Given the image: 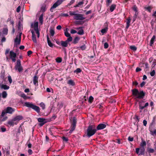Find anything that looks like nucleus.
Returning <instances> with one entry per match:
<instances>
[{
    "label": "nucleus",
    "instance_id": "nucleus-1",
    "mask_svg": "<svg viewBox=\"0 0 156 156\" xmlns=\"http://www.w3.org/2000/svg\"><path fill=\"white\" fill-rule=\"evenodd\" d=\"M132 95L136 97V98L139 99H143L145 96V93L143 91L139 92L138 89L134 88L131 90Z\"/></svg>",
    "mask_w": 156,
    "mask_h": 156
},
{
    "label": "nucleus",
    "instance_id": "nucleus-2",
    "mask_svg": "<svg viewBox=\"0 0 156 156\" xmlns=\"http://www.w3.org/2000/svg\"><path fill=\"white\" fill-rule=\"evenodd\" d=\"M97 131L96 127L94 125H89L87 130V136L89 138L93 136L96 133Z\"/></svg>",
    "mask_w": 156,
    "mask_h": 156
},
{
    "label": "nucleus",
    "instance_id": "nucleus-3",
    "mask_svg": "<svg viewBox=\"0 0 156 156\" xmlns=\"http://www.w3.org/2000/svg\"><path fill=\"white\" fill-rule=\"evenodd\" d=\"M24 105L29 108L32 109L38 113L40 112V108L39 107L34 105L32 103L25 102L24 103Z\"/></svg>",
    "mask_w": 156,
    "mask_h": 156
},
{
    "label": "nucleus",
    "instance_id": "nucleus-4",
    "mask_svg": "<svg viewBox=\"0 0 156 156\" xmlns=\"http://www.w3.org/2000/svg\"><path fill=\"white\" fill-rule=\"evenodd\" d=\"M37 120L38 122H40L38 125L40 126H42L47 122L51 121V120L50 119L49 120H48V119H45L41 118H39L37 119Z\"/></svg>",
    "mask_w": 156,
    "mask_h": 156
},
{
    "label": "nucleus",
    "instance_id": "nucleus-5",
    "mask_svg": "<svg viewBox=\"0 0 156 156\" xmlns=\"http://www.w3.org/2000/svg\"><path fill=\"white\" fill-rule=\"evenodd\" d=\"M38 23L37 22H36L34 23V25L33 27V24H32L31 25V27H33L34 30L36 31V33L37 34V37H39L40 36V32L38 29Z\"/></svg>",
    "mask_w": 156,
    "mask_h": 156
},
{
    "label": "nucleus",
    "instance_id": "nucleus-6",
    "mask_svg": "<svg viewBox=\"0 0 156 156\" xmlns=\"http://www.w3.org/2000/svg\"><path fill=\"white\" fill-rule=\"evenodd\" d=\"M22 33H20L18 35H17L15 40V45H19L21 42Z\"/></svg>",
    "mask_w": 156,
    "mask_h": 156
},
{
    "label": "nucleus",
    "instance_id": "nucleus-7",
    "mask_svg": "<svg viewBox=\"0 0 156 156\" xmlns=\"http://www.w3.org/2000/svg\"><path fill=\"white\" fill-rule=\"evenodd\" d=\"M62 3V1L61 0H57L51 7L50 11L51 12H53V9L56 8L57 6L61 5Z\"/></svg>",
    "mask_w": 156,
    "mask_h": 156
},
{
    "label": "nucleus",
    "instance_id": "nucleus-8",
    "mask_svg": "<svg viewBox=\"0 0 156 156\" xmlns=\"http://www.w3.org/2000/svg\"><path fill=\"white\" fill-rule=\"evenodd\" d=\"M73 18L76 20H82L85 19V18L83 17V14L78 13H76Z\"/></svg>",
    "mask_w": 156,
    "mask_h": 156
},
{
    "label": "nucleus",
    "instance_id": "nucleus-9",
    "mask_svg": "<svg viewBox=\"0 0 156 156\" xmlns=\"http://www.w3.org/2000/svg\"><path fill=\"white\" fill-rule=\"evenodd\" d=\"M5 110L7 113L9 114H12L15 111L14 108L10 107H7Z\"/></svg>",
    "mask_w": 156,
    "mask_h": 156
},
{
    "label": "nucleus",
    "instance_id": "nucleus-10",
    "mask_svg": "<svg viewBox=\"0 0 156 156\" xmlns=\"http://www.w3.org/2000/svg\"><path fill=\"white\" fill-rule=\"evenodd\" d=\"M106 126V125L103 123H100L96 127V129L97 130H101L105 128Z\"/></svg>",
    "mask_w": 156,
    "mask_h": 156
},
{
    "label": "nucleus",
    "instance_id": "nucleus-11",
    "mask_svg": "<svg viewBox=\"0 0 156 156\" xmlns=\"http://www.w3.org/2000/svg\"><path fill=\"white\" fill-rule=\"evenodd\" d=\"M38 77L37 75H35L33 77V82L34 84L36 86H38Z\"/></svg>",
    "mask_w": 156,
    "mask_h": 156
},
{
    "label": "nucleus",
    "instance_id": "nucleus-12",
    "mask_svg": "<svg viewBox=\"0 0 156 156\" xmlns=\"http://www.w3.org/2000/svg\"><path fill=\"white\" fill-rule=\"evenodd\" d=\"M23 118V117L21 115H18L15 117L13 119V120L15 121H16V122H17L21 120H22Z\"/></svg>",
    "mask_w": 156,
    "mask_h": 156
},
{
    "label": "nucleus",
    "instance_id": "nucleus-13",
    "mask_svg": "<svg viewBox=\"0 0 156 156\" xmlns=\"http://www.w3.org/2000/svg\"><path fill=\"white\" fill-rule=\"evenodd\" d=\"M31 32L32 34V41L36 43L37 40L34 32L32 30H31Z\"/></svg>",
    "mask_w": 156,
    "mask_h": 156
},
{
    "label": "nucleus",
    "instance_id": "nucleus-14",
    "mask_svg": "<svg viewBox=\"0 0 156 156\" xmlns=\"http://www.w3.org/2000/svg\"><path fill=\"white\" fill-rule=\"evenodd\" d=\"M15 121L13 120V119L10 121H9L8 122V124L10 126H13L14 125H17L18 123L17 122H15Z\"/></svg>",
    "mask_w": 156,
    "mask_h": 156
},
{
    "label": "nucleus",
    "instance_id": "nucleus-15",
    "mask_svg": "<svg viewBox=\"0 0 156 156\" xmlns=\"http://www.w3.org/2000/svg\"><path fill=\"white\" fill-rule=\"evenodd\" d=\"M140 153L139 155H144L145 154V149L144 147H141L140 148Z\"/></svg>",
    "mask_w": 156,
    "mask_h": 156
},
{
    "label": "nucleus",
    "instance_id": "nucleus-16",
    "mask_svg": "<svg viewBox=\"0 0 156 156\" xmlns=\"http://www.w3.org/2000/svg\"><path fill=\"white\" fill-rule=\"evenodd\" d=\"M105 25L106 26V27L102 29L101 30V32L103 34L106 33L108 30L107 24L106 23H105Z\"/></svg>",
    "mask_w": 156,
    "mask_h": 156
},
{
    "label": "nucleus",
    "instance_id": "nucleus-17",
    "mask_svg": "<svg viewBox=\"0 0 156 156\" xmlns=\"http://www.w3.org/2000/svg\"><path fill=\"white\" fill-rule=\"evenodd\" d=\"M67 83L70 85L74 86L75 85V82L73 80L70 79L67 82Z\"/></svg>",
    "mask_w": 156,
    "mask_h": 156
},
{
    "label": "nucleus",
    "instance_id": "nucleus-18",
    "mask_svg": "<svg viewBox=\"0 0 156 156\" xmlns=\"http://www.w3.org/2000/svg\"><path fill=\"white\" fill-rule=\"evenodd\" d=\"M68 43H69L66 41H61V45L63 47H67Z\"/></svg>",
    "mask_w": 156,
    "mask_h": 156
},
{
    "label": "nucleus",
    "instance_id": "nucleus-19",
    "mask_svg": "<svg viewBox=\"0 0 156 156\" xmlns=\"http://www.w3.org/2000/svg\"><path fill=\"white\" fill-rule=\"evenodd\" d=\"M131 19L130 17H128L126 19V28L128 29L130 26V23Z\"/></svg>",
    "mask_w": 156,
    "mask_h": 156
},
{
    "label": "nucleus",
    "instance_id": "nucleus-20",
    "mask_svg": "<svg viewBox=\"0 0 156 156\" xmlns=\"http://www.w3.org/2000/svg\"><path fill=\"white\" fill-rule=\"evenodd\" d=\"M155 35H153L151 39V40L150 41L149 45L151 46H152L154 42L155 41Z\"/></svg>",
    "mask_w": 156,
    "mask_h": 156
},
{
    "label": "nucleus",
    "instance_id": "nucleus-21",
    "mask_svg": "<svg viewBox=\"0 0 156 156\" xmlns=\"http://www.w3.org/2000/svg\"><path fill=\"white\" fill-rule=\"evenodd\" d=\"M47 38L48 45L49 47H53V44L50 40L49 38L48 35L47 36Z\"/></svg>",
    "mask_w": 156,
    "mask_h": 156
},
{
    "label": "nucleus",
    "instance_id": "nucleus-22",
    "mask_svg": "<svg viewBox=\"0 0 156 156\" xmlns=\"http://www.w3.org/2000/svg\"><path fill=\"white\" fill-rule=\"evenodd\" d=\"M10 55L11 58H16V54L12 51L10 52Z\"/></svg>",
    "mask_w": 156,
    "mask_h": 156
},
{
    "label": "nucleus",
    "instance_id": "nucleus-23",
    "mask_svg": "<svg viewBox=\"0 0 156 156\" xmlns=\"http://www.w3.org/2000/svg\"><path fill=\"white\" fill-rule=\"evenodd\" d=\"M153 7L151 6H149L147 7H145L144 9L146 11H147L149 12H151Z\"/></svg>",
    "mask_w": 156,
    "mask_h": 156
},
{
    "label": "nucleus",
    "instance_id": "nucleus-24",
    "mask_svg": "<svg viewBox=\"0 0 156 156\" xmlns=\"http://www.w3.org/2000/svg\"><path fill=\"white\" fill-rule=\"evenodd\" d=\"M8 30L7 27L6 28H4L2 30V33L3 34L5 35H7L8 34Z\"/></svg>",
    "mask_w": 156,
    "mask_h": 156
},
{
    "label": "nucleus",
    "instance_id": "nucleus-25",
    "mask_svg": "<svg viewBox=\"0 0 156 156\" xmlns=\"http://www.w3.org/2000/svg\"><path fill=\"white\" fill-rule=\"evenodd\" d=\"M77 119L76 117H73L71 122V125L76 126Z\"/></svg>",
    "mask_w": 156,
    "mask_h": 156
},
{
    "label": "nucleus",
    "instance_id": "nucleus-26",
    "mask_svg": "<svg viewBox=\"0 0 156 156\" xmlns=\"http://www.w3.org/2000/svg\"><path fill=\"white\" fill-rule=\"evenodd\" d=\"M43 16H44L43 14L42 13L40 15V16L39 17V22L41 23V24H42L43 23Z\"/></svg>",
    "mask_w": 156,
    "mask_h": 156
},
{
    "label": "nucleus",
    "instance_id": "nucleus-27",
    "mask_svg": "<svg viewBox=\"0 0 156 156\" xmlns=\"http://www.w3.org/2000/svg\"><path fill=\"white\" fill-rule=\"evenodd\" d=\"M1 88L5 90H6L9 88V87L5 84H2L1 86Z\"/></svg>",
    "mask_w": 156,
    "mask_h": 156
},
{
    "label": "nucleus",
    "instance_id": "nucleus-28",
    "mask_svg": "<svg viewBox=\"0 0 156 156\" xmlns=\"http://www.w3.org/2000/svg\"><path fill=\"white\" fill-rule=\"evenodd\" d=\"M21 66V61L20 60L18 59L16 62V65L15 66V68H17Z\"/></svg>",
    "mask_w": 156,
    "mask_h": 156
},
{
    "label": "nucleus",
    "instance_id": "nucleus-29",
    "mask_svg": "<svg viewBox=\"0 0 156 156\" xmlns=\"http://www.w3.org/2000/svg\"><path fill=\"white\" fill-rule=\"evenodd\" d=\"M116 5L115 4H112L110 7V10L111 12H112L115 9Z\"/></svg>",
    "mask_w": 156,
    "mask_h": 156
},
{
    "label": "nucleus",
    "instance_id": "nucleus-30",
    "mask_svg": "<svg viewBox=\"0 0 156 156\" xmlns=\"http://www.w3.org/2000/svg\"><path fill=\"white\" fill-rule=\"evenodd\" d=\"M146 145V143L145 140H144L143 139H142L141 142L140 143V146L141 147H144Z\"/></svg>",
    "mask_w": 156,
    "mask_h": 156
},
{
    "label": "nucleus",
    "instance_id": "nucleus-31",
    "mask_svg": "<svg viewBox=\"0 0 156 156\" xmlns=\"http://www.w3.org/2000/svg\"><path fill=\"white\" fill-rule=\"evenodd\" d=\"M76 126L71 125L69 133H71L75 129Z\"/></svg>",
    "mask_w": 156,
    "mask_h": 156
},
{
    "label": "nucleus",
    "instance_id": "nucleus-32",
    "mask_svg": "<svg viewBox=\"0 0 156 156\" xmlns=\"http://www.w3.org/2000/svg\"><path fill=\"white\" fill-rule=\"evenodd\" d=\"M79 40V38L77 37H76L73 41V43L74 44H77V43H78Z\"/></svg>",
    "mask_w": 156,
    "mask_h": 156
},
{
    "label": "nucleus",
    "instance_id": "nucleus-33",
    "mask_svg": "<svg viewBox=\"0 0 156 156\" xmlns=\"http://www.w3.org/2000/svg\"><path fill=\"white\" fill-rule=\"evenodd\" d=\"M2 97L4 98H6L7 96V94L6 91H3L2 93Z\"/></svg>",
    "mask_w": 156,
    "mask_h": 156
},
{
    "label": "nucleus",
    "instance_id": "nucleus-34",
    "mask_svg": "<svg viewBox=\"0 0 156 156\" xmlns=\"http://www.w3.org/2000/svg\"><path fill=\"white\" fill-rule=\"evenodd\" d=\"M94 98L91 96H90L88 100L89 103L90 104L92 103L94 101Z\"/></svg>",
    "mask_w": 156,
    "mask_h": 156
},
{
    "label": "nucleus",
    "instance_id": "nucleus-35",
    "mask_svg": "<svg viewBox=\"0 0 156 156\" xmlns=\"http://www.w3.org/2000/svg\"><path fill=\"white\" fill-rule=\"evenodd\" d=\"M66 30L64 33L65 36L67 37L70 36V34L67 31L68 28H67Z\"/></svg>",
    "mask_w": 156,
    "mask_h": 156
},
{
    "label": "nucleus",
    "instance_id": "nucleus-36",
    "mask_svg": "<svg viewBox=\"0 0 156 156\" xmlns=\"http://www.w3.org/2000/svg\"><path fill=\"white\" fill-rule=\"evenodd\" d=\"M112 0H106V6L107 7L109 6L110 4L112 2Z\"/></svg>",
    "mask_w": 156,
    "mask_h": 156
},
{
    "label": "nucleus",
    "instance_id": "nucleus-37",
    "mask_svg": "<svg viewBox=\"0 0 156 156\" xmlns=\"http://www.w3.org/2000/svg\"><path fill=\"white\" fill-rule=\"evenodd\" d=\"M139 109L142 110L143 109H144V108H146L145 107H144V106H143L142 105V103L141 102H139Z\"/></svg>",
    "mask_w": 156,
    "mask_h": 156
},
{
    "label": "nucleus",
    "instance_id": "nucleus-38",
    "mask_svg": "<svg viewBox=\"0 0 156 156\" xmlns=\"http://www.w3.org/2000/svg\"><path fill=\"white\" fill-rule=\"evenodd\" d=\"M81 50L82 51L85 50L86 48L87 47L85 44H83V45L80 46L79 47Z\"/></svg>",
    "mask_w": 156,
    "mask_h": 156
},
{
    "label": "nucleus",
    "instance_id": "nucleus-39",
    "mask_svg": "<svg viewBox=\"0 0 156 156\" xmlns=\"http://www.w3.org/2000/svg\"><path fill=\"white\" fill-rule=\"evenodd\" d=\"M77 33L80 35H83L84 34V31L82 29L80 30L77 32Z\"/></svg>",
    "mask_w": 156,
    "mask_h": 156
},
{
    "label": "nucleus",
    "instance_id": "nucleus-40",
    "mask_svg": "<svg viewBox=\"0 0 156 156\" xmlns=\"http://www.w3.org/2000/svg\"><path fill=\"white\" fill-rule=\"evenodd\" d=\"M130 48L134 51H135L137 50V48L134 45H132L130 46Z\"/></svg>",
    "mask_w": 156,
    "mask_h": 156
},
{
    "label": "nucleus",
    "instance_id": "nucleus-41",
    "mask_svg": "<svg viewBox=\"0 0 156 156\" xmlns=\"http://www.w3.org/2000/svg\"><path fill=\"white\" fill-rule=\"evenodd\" d=\"M82 70L79 68H77L76 70H75L73 72L74 73H76V74H78L80 73Z\"/></svg>",
    "mask_w": 156,
    "mask_h": 156
},
{
    "label": "nucleus",
    "instance_id": "nucleus-42",
    "mask_svg": "<svg viewBox=\"0 0 156 156\" xmlns=\"http://www.w3.org/2000/svg\"><path fill=\"white\" fill-rule=\"evenodd\" d=\"M6 113H7V112H6V111L5 109L4 110H2V113H1V115L0 116L1 118L2 117L4 116L5 115Z\"/></svg>",
    "mask_w": 156,
    "mask_h": 156
},
{
    "label": "nucleus",
    "instance_id": "nucleus-43",
    "mask_svg": "<svg viewBox=\"0 0 156 156\" xmlns=\"http://www.w3.org/2000/svg\"><path fill=\"white\" fill-rule=\"evenodd\" d=\"M55 60L57 63H60L62 61V58L60 57H57L55 59Z\"/></svg>",
    "mask_w": 156,
    "mask_h": 156
},
{
    "label": "nucleus",
    "instance_id": "nucleus-44",
    "mask_svg": "<svg viewBox=\"0 0 156 156\" xmlns=\"http://www.w3.org/2000/svg\"><path fill=\"white\" fill-rule=\"evenodd\" d=\"M147 151L149 153H153L154 152V150L151 148H148L147 149Z\"/></svg>",
    "mask_w": 156,
    "mask_h": 156
},
{
    "label": "nucleus",
    "instance_id": "nucleus-45",
    "mask_svg": "<svg viewBox=\"0 0 156 156\" xmlns=\"http://www.w3.org/2000/svg\"><path fill=\"white\" fill-rule=\"evenodd\" d=\"M84 4L83 0H82V1L80 2H79L78 3V6H79V7H82L83 6V5Z\"/></svg>",
    "mask_w": 156,
    "mask_h": 156
},
{
    "label": "nucleus",
    "instance_id": "nucleus-46",
    "mask_svg": "<svg viewBox=\"0 0 156 156\" xmlns=\"http://www.w3.org/2000/svg\"><path fill=\"white\" fill-rule=\"evenodd\" d=\"M132 9L133 11L135 12H137L138 10L137 7L136 5H134L132 7Z\"/></svg>",
    "mask_w": 156,
    "mask_h": 156
},
{
    "label": "nucleus",
    "instance_id": "nucleus-47",
    "mask_svg": "<svg viewBox=\"0 0 156 156\" xmlns=\"http://www.w3.org/2000/svg\"><path fill=\"white\" fill-rule=\"evenodd\" d=\"M16 70L17 69L19 72H22L23 70V67L22 66L15 68Z\"/></svg>",
    "mask_w": 156,
    "mask_h": 156
},
{
    "label": "nucleus",
    "instance_id": "nucleus-48",
    "mask_svg": "<svg viewBox=\"0 0 156 156\" xmlns=\"http://www.w3.org/2000/svg\"><path fill=\"white\" fill-rule=\"evenodd\" d=\"M40 106L43 109H44L45 108V104L42 102L40 104Z\"/></svg>",
    "mask_w": 156,
    "mask_h": 156
},
{
    "label": "nucleus",
    "instance_id": "nucleus-49",
    "mask_svg": "<svg viewBox=\"0 0 156 156\" xmlns=\"http://www.w3.org/2000/svg\"><path fill=\"white\" fill-rule=\"evenodd\" d=\"M73 40V38L72 37L70 36V37H69L67 38L66 40L68 43L69 42H71Z\"/></svg>",
    "mask_w": 156,
    "mask_h": 156
},
{
    "label": "nucleus",
    "instance_id": "nucleus-50",
    "mask_svg": "<svg viewBox=\"0 0 156 156\" xmlns=\"http://www.w3.org/2000/svg\"><path fill=\"white\" fill-rule=\"evenodd\" d=\"M50 33L51 35L52 36H53L55 34V31L53 29H51L50 30Z\"/></svg>",
    "mask_w": 156,
    "mask_h": 156
},
{
    "label": "nucleus",
    "instance_id": "nucleus-51",
    "mask_svg": "<svg viewBox=\"0 0 156 156\" xmlns=\"http://www.w3.org/2000/svg\"><path fill=\"white\" fill-rule=\"evenodd\" d=\"M8 80L9 81V82L10 84L12 82V78L11 76L10 75L8 76Z\"/></svg>",
    "mask_w": 156,
    "mask_h": 156
},
{
    "label": "nucleus",
    "instance_id": "nucleus-52",
    "mask_svg": "<svg viewBox=\"0 0 156 156\" xmlns=\"http://www.w3.org/2000/svg\"><path fill=\"white\" fill-rule=\"evenodd\" d=\"M83 23V22L81 21H76L75 22V24L77 25H81Z\"/></svg>",
    "mask_w": 156,
    "mask_h": 156
},
{
    "label": "nucleus",
    "instance_id": "nucleus-53",
    "mask_svg": "<svg viewBox=\"0 0 156 156\" xmlns=\"http://www.w3.org/2000/svg\"><path fill=\"white\" fill-rule=\"evenodd\" d=\"M108 44L107 42H105L104 44V48L105 49L107 48L108 47Z\"/></svg>",
    "mask_w": 156,
    "mask_h": 156
},
{
    "label": "nucleus",
    "instance_id": "nucleus-54",
    "mask_svg": "<svg viewBox=\"0 0 156 156\" xmlns=\"http://www.w3.org/2000/svg\"><path fill=\"white\" fill-rule=\"evenodd\" d=\"M155 74V71L154 70H153L151 73H150V75L151 76H153Z\"/></svg>",
    "mask_w": 156,
    "mask_h": 156
},
{
    "label": "nucleus",
    "instance_id": "nucleus-55",
    "mask_svg": "<svg viewBox=\"0 0 156 156\" xmlns=\"http://www.w3.org/2000/svg\"><path fill=\"white\" fill-rule=\"evenodd\" d=\"M150 131L152 135L156 134V129H154L153 131L152 130H150Z\"/></svg>",
    "mask_w": 156,
    "mask_h": 156
},
{
    "label": "nucleus",
    "instance_id": "nucleus-56",
    "mask_svg": "<svg viewBox=\"0 0 156 156\" xmlns=\"http://www.w3.org/2000/svg\"><path fill=\"white\" fill-rule=\"evenodd\" d=\"M75 2V0H71L70 2L68 4V6H70L71 5L73 4Z\"/></svg>",
    "mask_w": 156,
    "mask_h": 156
},
{
    "label": "nucleus",
    "instance_id": "nucleus-57",
    "mask_svg": "<svg viewBox=\"0 0 156 156\" xmlns=\"http://www.w3.org/2000/svg\"><path fill=\"white\" fill-rule=\"evenodd\" d=\"M46 10L45 7L44 6H43L41 8V12H44Z\"/></svg>",
    "mask_w": 156,
    "mask_h": 156
},
{
    "label": "nucleus",
    "instance_id": "nucleus-58",
    "mask_svg": "<svg viewBox=\"0 0 156 156\" xmlns=\"http://www.w3.org/2000/svg\"><path fill=\"white\" fill-rule=\"evenodd\" d=\"M56 115H55L54 114L51 118H50V119H48V120H49L50 119H51V121L53 119H55L56 118Z\"/></svg>",
    "mask_w": 156,
    "mask_h": 156
},
{
    "label": "nucleus",
    "instance_id": "nucleus-59",
    "mask_svg": "<svg viewBox=\"0 0 156 156\" xmlns=\"http://www.w3.org/2000/svg\"><path fill=\"white\" fill-rule=\"evenodd\" d=\"M62 139H63L64 141H65L66 142H67L68 141V138H66L65 136H63L62 137Z\"/></svg>",
    "mask_w": 156,
    "mask_h": 156
},
{
    "label": "nucleus",
    "instance_id": "nucleus-60",
    "mask_svg": "<svg viewBox=\"0 0 156 156\" xmlns=\"http://www.w3.org/2000/svg\"><path fill=\"white\" fill-rule=\"evenodd\" d=\"M69 15L71 16H75V15L76 14V13H75V12H69Z\"/></svg>",
    "mask_w": 156,
    "mask_h": 156
},
{
    "label": "nucleus",
    "instance_id": "nucleus-61",
    "mask_svg": "<svg viewBox=\"0 0 156 156\" xmlns=\"http://www.w3.org/2000/svg\"><path fill=\"white\" fill-rule=\"evenodd\" d=\"M139 150L140 148H137L136 149V154H138L139 155Z\"/></svg>",
    "mask_w": 156,
    "mask_h": 156
},
{
    "label": "nucleus",
    "instance_id": "nucleus-62",
    "mask_svg": "<svg viewBox=\"0 0 156 156\" xmlns=\"http://www.w3.org/2000/svg\"><path fill=\"white\" fill-rule=\"evenodd\" d=\"M70 33L72 34H74L77 33L76 31L73 29H72L70 31Z\"/></svg>",
    "mask_w": 156,
    "mask_h": 156
},
{
    "label": "nucleus",
    "instance_id": "nucleus-63",
    "mask_svg": "<svg viewBox=\"0 0 156 156\" xmlns=\"http://www.w3.org/2000/svg\"><path fill=\"white\" fill-rule=\"evenodd\" d=\"M128 140L129 141H133V138L129 136L128 138Z\"/></svg>",
    "mask_w": 156,
    "mask_h": 156
},
{
    "label": "nucleus",
    "instance_id": "nucleus-64",
    "mask_svg": "<svg viewBox=\"0 0 156 156\" xmlns=\"http://www.w3.org/2000/svg\"><path fill=\"white\" fill-rule=\"evenodd\" d=\"M21 10V7L20 6H19L16 9V12H19Z\"/></svg>",
    "mask_w": 156,
    "mask_h": 156
}]
</instances>
